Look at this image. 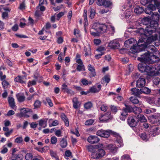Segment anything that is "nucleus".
<instances>
[{
  "label": "nucleus",
  "mask_w": 160,
  "mask_h": 160,
  "mask_svg": "<svg viewBox=\"0 0 160 160\" xmlns=\"http://www.w3.org/2000/svg\"><path fill=\"white\" fill-rule=\"evenodd\" d=\"M57 141V138L55 136H52L51 139V142L52 144H56Z\"/></svg>",
  "instance_id": "obj_57"
},
{
  "label": "nucleus",
  "mask_w": 160,
  "mask_h": 160,
  "mask_svg": "<svg viewBox=\"0 0 160 160\" xmlns=\"http://www.w3.org/2000/svg\"><path fill=\"white\" fill-rule=\"evenodd\" d=\"M88 69L91 72H92L93 73V76H94L95 75V70L94 68L91 65L89 64L88 67Z\"/></svg>",
  "instance_id": "obj_44"
},
{
  "label": "nucleus",
  "mask_w": 160,
  "mask_h": 160,
  "mask_svg": "<svg viewBox=\"0 0 160 160\" xmlns=\"http://www.w3.org/2000/svg\"><path fill=\"white\" fill-rule=\"evenodd\" d=\"M152 19L156 20V21H159V16L158 12H154L152 15Z\"/></svg>",
  "instance_id": "obj_41"
},
{
  "label": "nucleus",
  "mask_w": 160,
  "mask_h": 160,
  "mask_svg": "<svg viewBox=\"0 0 160 160\" xmlns=\"http://www.w3.org/2000/svg\"><path fill=\"white\" fill-rule=\"evenodd\" d=\"M101 85L100 84L98 85L97 87L93 86L90 89V91L91 92L96 93L100 91L101 89Z\"/></svg>",
  "instance_id": "obj_25"
},
{
  "label": "nucleus",
  "mask_w": 160,
  "mask_h": 160,
  "mask_svg": "<svg viewBox=\"0 0 160 160\" xmlns=\"http://www.w3.org/2000/svg\"><path fill=\"white\" fill-rule=\"evenodd\" d=\"M121 160H131L128 154H124L122 155L121 158Z\"/></svg>",
  "instance_id": "obj_48"
},
{
  "label": "nucleus",
  "mask_w": 160,
  "mask_h": 160,
  "mask_svg": "<svg viewBox=\"0 0 160 160\" xmlns=\"http://www.w3.org/2000/svg\"><path fill=\"white\" fill-rule=\"evenodd\" d=\"M50 153L51 156L53 158H55L58 157L56 151L50 150Z\"/></svg>",
  "instance_id": "obj_51"
},
{
  "label": "nucleus",
  "mask_w": 160,
  "mask_h": 160,
  "mask_svg": "<svg viewBox=\"0 0 160 160\" xmlns=\"http://www.w3.org/2000/svg\"><path fill=\"white\" fill-rule=\"evenodd\" d=\"M140 136L142 139L145 141H147L149 138L147 136L146 133L144 132L141 133Z\"/></svg>",
  "instance_id": "obj_43"
},
{
  "label": "nucleus",
  "mask_w": 160,
  "mask_h": 160,
  "mask_svg": "<svg viewBox=\"0 0 160 160\" xmlns=\"http://www.w3.org/2000/svg\"><path fill=\"white\" fill-rule=\"evenodd\" d=\"M108 46L112 49H118L120 47V44L117 39H115L109 43Z\"/></svg>",
  "instance_id": "obj_13"
},
{
  "label": "nucleus",
  "mask_w": 160,
  "mask_h": 160,
  "mask_svg": "<svg viewBox=\"0 0 160 160\" xmlns=\"http://www.w3.org/2000/svg\"><path fill=\"white\" fill-rule=\"evenodd\" d=\"M147 1L148 3L153 1L154 5H155L158 8L159 7L160 3L157 0H147Z\"/></svg>",
  "instance_id": "obj_55"
},
{
  "label": "nucleus",
  "mask_w": 160,
  "mask_h": 160,
  "mask_svg": "<svg viewBox=\"0 0 160 160\" xmlns=\"http://www.w3.org/2000/svg\"><path fill=\"white\" fill-rule=\"evenodd\" d=\"M39 125L43 128H45L47 126V120L41 119L39 121Z\"/></svg>",
  "instance_id": "obj_33"
},
{
  "label": "nucleus",
  "mask_w": 160,
  "mask_h": 160,
  "mask_svg": "<svg viewBox=\"0 0 160 160\" xmlns=\"http://www.w3.org/2000/svg\"><path fill=\"white\" fill-rule=\"evenodd\" d=\"M92 106V104L90 102H88L85 104L84 108L88 109L90 108Z\"/></svg>",
  "instance_id": "obj_53"
},
{
  "label": "nucleus",
  "mask_w": 160,
  "mask_h": 160,
  "mask_svg": "<svg viewBox=\"0 0 160 160\" xmlns=\"http://www.w3.org/2000/svg\"><path fill=\"white\" fill-rule=\"evenodd\" d=\"M139 32L141 34V38L139 39H142L140 41V42L143 46V48L145 49L146 48H147L148 44L151 43L152 41L158 39V35L157 34H155V36L153 38H152L150 36L151 35L148 36L146 35L145 34L144 32H140L139 31Z\"/></svg>",
  "instance_id": "obj_4"
},
{
  "label": "nucleus",
  "mask_w": 160,
  "mask_h": 160,
  "mask_svg": "<svg viewBox=\"0 0 160 160\" xmlns=\"http://www.w3.org/2000/svg\"><path fill=\"white\" fill-rule=\"evenodd\" d=\"M147 49H148L147 52L148 53H153L158 52L157 49H156V48L153 45L150 46L148 47H147Z\"/></svg>",
  "instance_id": "obj_27"
},
{
  "label": "nucleus",
  "mask_w": 160,
  "mask_h": 160,
  "mask_svg": "<svg viewBox=\"0 0 160 160\" xmlns=\"http://www.w3.org/2000/svg\"><path fill=\"white\" fill-rule=\"evenodd\" d=\"M137 41L134 38H130L125 41L124 45L127 48L129 47L130 45L136 43Z\"/></svg>",
  "instance_id": "obj_21"
},
{
  "label": "nucleus",
  "mask_w": 160,
  "mask_h": 160,
  "mask_svg": "<svg viewBox=\"0 0 160 160\" xmlns=\"http://www.w3.org/2000/svg\"><path fill=\"white\" fill-rule=\"evenodd\" d=\"M142 39H139L138 40L137 45H133L132 47L130 48L129 52L132 53H134L144 50L145 49L143 48V46L141 45V44L140 42V41Z\"/></svg>",
  "instance_id": "obj_6"
},
{
  "label": "nucleus",
  "mask_w": 160,
  "mask_h": 160,
  "mask_svg": "<svg viewBox=\"0 0 160 160\" xmlns=\"http://www.w3.org/2000/svg\"><path fill=\"white\" fill-rule=\"evenodd\" d=\"M156 109L154 108H151L150 109H146L145 112L147 114H149L152 112H154L156 111Z\"/></svg>",
  "instance_id": "obj_58"
},
{
  "label": "nucleus",
  "mask_w": 160,
  "mask_h": 160,
  "mask_svg": "<svg viewBox=\"0 0 160 160\" xmlns=\"http://www.w3.org/2000/svg\"><path fill=\"white\" fill-rule=\"evenodd\" d=\"M32 153H27L25 157L26 160H31L32 158Z\"/></svg>",
  "instance_id": "obj_52"
},
{
  "label": "nucleus",
  "mask_w": 160,
  "mask_h": 160,
  "mask_svg": "<svg viewBox=\"0 0 160 160\" xmlns=\"http://www.w3.org/2000/svg\"><path fill=\"white\" fill-rule=\"evenodd\" d=\"M103 133L102 134V137L108 138L109 137L110 134H112L116 138V140L119 145L118 146L119 147H122L123 146V143L122 138L118 134L109 130H103Z\"/></svg>",
  "instance_id": "obj_5"
},
{
  "label": "nucleus",
  "mask_w": 160,
  "mask_h": 160,
  "mask_svg": "<svg viewBox=\"0 0 160 160\" xmlns=\"http://www.w3.org/2000/svg\"><path fill=\"white\" fill-rule=\"evenodd\" d=\"M154 83L156 85H158L160 84V79L158 77H155L153 79Z\"/></svg>",
  "instance_id": "obj_49"
},
{
  "label": "nucleus",
  "mask_w": 160,
  "mask_h": 160,
  "mask_svg": "<svg viewBox=\"0 0 160 160\" xmlns=\"http://www.w3.org/2000/svg\"><path fill=\"white\" fill-rule=\"evenodd\" d=\"M90 18L91 19L93 18L95 14V10L94 9H92V8H91L90 10Z\"/></svg>",
  "instance_id": "obj_47"
},
{
  "label": "nucleus",
  "mask_w": 160,
  "mask_h": 160,
  "mask_svg": "<svg viewBox=\"0 0 160 160\" xmlns=\"http://www.w3.org/2000/svg\"><path fill=\"white\" fill-rule=\"evenodd\" d=\"M160 133V128L155 127L151 129L149 132V138L151 137H155L158 135Z\"/></svg>",
  "instance_id": "obj_12"
},
{
  "label": "nucleus",
  "mask_w": 160,
  "mask_h": 160,
  "mask_svg": "<svg viewBox=\"0 0 160 160\" xmlns=\"http://www.w3.org/2000/svg\"><path fill=\"white\" fill-rule=\"evenodd\" d=\"M157 8L158 9V8L155 5L150 4L148 6V7L146 8L145 9V12L147 14H152V11L156 10Z\"/></svg>",
  "instance_id": "obj_11"
},
{
  "label": "nucleus",
  "mask_w": 160,
  "mask_h": 160,
  "mask_svg": "<svg viewBox=\"0 0 160 160\" xmlns=\"http://www.w3.org/2000/svg\"><path fill=\"white\" fill-rule=\"evenodd\" d=\"M140 90L141 92V93H142L147 94H149L151 91V89L148 88L144 87H142L141 88Z\"/></svg>",
  "instance_id": "obj_30"
},
{
  "label": "nucleus",
  "mask_w": 160,
  "mask_h": 160,
  "mask_svg": "<svg viewBox=\"0 0 160 160\" xmlns=\"http://www.w3.org/2000/svg\"><path fill=\"white\" fill-rule=\"evenodd\" d=\"M112 118V116L110 112H108L104 115H101L99 118L101 121H106Z\"/></svg>",
  "instance_id": "obj_15"
},
{
  "label": "nucleus",
  "mask_w": 160,
  "mask_h": 160,
  "mask_svg": "<svg viewBox=\"0 0 160 160\" xmlns=\"http://www.w3.org/2000/svg\"><path fill=\"white\" fill-rule=\"evenodd\" d=\"M62 119L64 122L65 126L68 127L69 126V122L68 118L64 113H62L61 115Z\"/></svg>",
  "instance_id": "obj_28"
},
{
  "label": "nucleus",
  "mask_w": 160,
  "mask_h": 160,
  "mask_svg": "<svg viewBox=\"0 0 160 160\" xmlns=\"http://www.w3.org/2000/svg\"><path fill=\"white\" fill-rule=\"evenodd\" d=\"M84 51L85 52V57L88 56L89 54L91 53V48L89 46L87 47L85 46L84 48Z\"/></svg>",
  "instance_id": "obj_34"
},
{
  "label": "nucleus",
  "mask_w": 160,
  "mask_h": 160,
  "mask_svg": "<svg viewBox=\"0 0 160 160\" xmlns=\"http://www.w3.org/2000/svg\"><path fill=\"white\" fill-rule=\"evenodd\" d=\"M107 28V26L105 24L95 23L92 26L90 30V34L94 37L99 36L100 33L105 32Z\"/></svg>",
  "instance_id": "obj_3"
},
{
  "label": "nucleus",
  "mask_w": 160,
  "mask_h": 160,
  "mask_svg": "<svg viewBox=\"0 0 160 160\" xmlns=\"http://www.w3.org/2000/svg\"><path fill=\"white\" fill-rule=\"evenodd\" d=\"M2 84L3 87L4 88H7L9 85V83L7 81L4 80L2 81Z\"/></svg>",
  "instance_id": "obj_59"
},
{
  "label": "nucleus",
  "mask_w": 160,
  "mask_h": 160,
  "mask_svg": "<svg viewBox=\"0 0 160 160\" xmlns=\"http://www.w3.org/2000/svg\"><path fill=\"white\" fill-rule=\"evenodd\" d=\"M150 54L149 63L157 62L159 61V58L158 57L154 55V53H150Z\"/></svg>",
  "instance_id": "obj_18"
},
{
  "label": "nucleus",
  "mask_w": 160,
  "mask_h": 160,
  "mask_svg": "<svg viewBox=\"0 0 160 160\" xmlns=\"http://www.w3.org/2000/svg\"><path fill=\"white\" fill-rule=\"evenodd\" d=\"M20 112L16 114V116L21 118L22 117H24L26 118L29 117V116L27 114V113L29 112V109L25 108H21L20 109Z\"/></svg>",
  "instance_id": "obj_8"
},
{
  "label": "nucleus",
  "mask_w": 160,
  "mask_h": 160,
  "mask_svg": "<svg viewBox=\"0 0 160 160\" xmlns=\"http://www.w3.org/2000/svg\"><path fill=\"white\" fill-rule=\"evenodd\" d=\"M105 153L103 149H96L91 154V158L94 159H98L104 156Z\"/></svg>",
  "instance_id": "obj_7"
},
{
  "label": "nucleus",
  "mask_w": 160,
  "mask_h": 160,
  "mask_svg": "<svg viewBox=\"0 0 160 160\" xmlns=\"http://www.w3.org/2000/svg\"><path fill=\"white\" fill-rule=\"evenodd\" d=\"M87 10L84 9L83 11V18L85 21V26L88 24V20L87 18Z\"/></svg>",
  "instance_id": "obj_40"
},
{
  "label": "nucleus",
  "mask_w": 160,
  "mask_h": 160,
  "mask_svg": "<svg viewBox=\"0 0 160 160\" xmlns=\"http://www.w3.org/2000/svg\"><path fill=\"white\" fill-rule=\"evenodd\" d=\"M158 21L152 20L150 22V24L147 26L144 30L141 28L139 29L140 32H144L145 34L147 36L151 35L155 32H157L159 34V40L160 41V28H158Z\"/></svg>",
  "instance_id": "obj_2"
},
{
  "label": "nucleus",
  "mask_w": 160,
  "mask_h": 160,
  "mask_svg": "<svg viewBox=\"0 0 160 160\" xmlns=\"http://www.w3.org/2000/svg\"><path fill=\"white\" fill-rule=\"evenodd\" d=\"M47 147H44L41 149H39L38 148H36V149L38 150L39 152H46V148H47Z\"/></svg>",
  "instance_id": "obj_63"
},
{
  "label": "nucleus",
  "mask_w": 160,
  "mask_h": 160,
  "mask_svg": "<svg viewBox=\"0 0 160 160\" xmlns=\"http://www.w3.org/2000/svg\"><path fill=\"white\" fill-rule=\"evenodd\" d=\"M132 12L130 9L127 10L125 12V16L126 18H129L132 15Z\"/></svg>",
  "instance_id": "obj_56"
},
{
  "label": "nucleus",
  "mask_w": 160,
  "mask_h": 160,
  "mask_svg": "<svg viewBox=\"0 0 160 160\" xmlns=\"http://www.w3.org/2000/svg\"><path fill=\"white\" fill-rule=\"evenodd\" d=\"M151 18L147 17H144L142 20V22L143 24L147 25L150 22Z\"/></svg>",
  "instance_id": "obj_35"
},
{
  "label": "nucleus",
  "mask_w": 160,
  "mask_h": 160,
  "mask_svg": "<svg viewBox=\"0 0 160 160\" xmlns=\"http://www.w3.org/2000/svg\"><path fill=\"white\" fill-rule=\"evenodd\" d=\"M23 141V139L22 137H19L16 138L15 140V142L18 143H21Z\"/></svg>",
  "instance_id": "obj_54"
},
{
  "label": "nucleus",
  "mask_w": 160,
  "mask_h": 160,
  "mask_svg": "<svg viewBox=\"0 0 160 160\" xmlns=\"http://www.w3.org/2000/svg\"><path fill=\"white\" fill-rule=\"evenodd\" d=\"M132 111L135 114H140L142 112V109L140 108L135 107L133 108Z\"/></svg>",
  "instance_id": "obj_38"
},
{
  "label": "nucleus",
  "mask_w": 160,
  "mask_h": 160,
  "mask_svg": "<svg viewBox=\"0 0 160 160\" xmlns=\"http://www.w3.org/2000/svg\"><path fill=\"white\" fill-rule=\"evenodd\" d=\"M151 122L152 124L157 125H160V114H157L152 115Z\"/></svg>",
  "instance_id": "obj_9"
},
{
  "label": "nucleus",
  "mask_w": 160,
  "mask_h": 160,
  "mask_svg": "<svg viewBox=\"0 0 160 160\" xmlns=\"http://www.w3.org/2000/svg\"><path fill=\"white\" fill-rule=\"evenodd\" d=\"M55 135L58 137H59L62 136L61 135L62 132L59 129L58 130H55Z\"/></svg>",
  "instance_id": "obj_62"
},
{
  "label": "nucleus",
  "mask_w": 160,
  "mask_h": 160,
  "mask_svg": "<svg viewBox=\"0 0 160 160\" xmlns=\"http://www.w3.org/2000/svg\"><path fill=\"white\" fill-rule=\"evenodd\" d=\"M131 90L132 92V94L137 97H138L141 94L140 90H139L136 88H132Z\"/></svg>",
  "instance_id": "obj_23"
},
{
  "label": "nucleus",
  "mask_w": 160,
  "mask_h": 160,
  "mask_svg": "<svg viewBox=\"0 0 160 160\" xmlns=\"http://www.w3.org/2000/svg\"><path fill=\"white\" fill-rule=\"evenodd\" d=\"M107 148L113 153H115L118 149V148L115 145L111 144L108 145Z\"/></svg>",
  "instance_id": "obj_26"
},
{
  "label": "nucleus",
  "mask_w": 160,
  "mask_h": 160,
  "mask_svg": "<svg viewBox=\"0 0 160 160\" xmlns=\"http://www.w3.org/2000/svg\"><path fill=\"white\" fill-rule=\"evenodd\" d=\"M17 97L18 101L20 102H22L25 100V97L23 95L18 94L17 95Z\"/></svg>",
  "instance_id": "obj_37"
},
{
  "label": "nucleus",
  "mask_w": 160,
  "mask_h": 160,
  "mask_svg": "<svg viewBox=\"0 0 160 160\" xmlns=\"http://www.w3.org/2000/svg\"><path fill=\"white\" fill-rule=\"evenodd\" d=\"M61 146L62 148H65L67 145L66 140L64 138H62L60 143Z\"/></svg>",
  "instance_id": "obj_42"
},
{
  "label": "nucleus",
  "mask_w": 160,
  "mask_h": 160,
  "mask_svg": "<svg viewBox=\"0 0 160 160\" xmlns=\"http://www.w3.org/2000/svg\"><path fill=\"white\" fill-rule=\"evenodd\" d=\"M81 82L82 84L85 86L91 84L92 83V82L91 81H88L87 79H82Z\"/></svg>",
  "instance_id": "obj_46"
},
{
  "label": "nucleus",
  "mask_w": 160,
  "mask_h": 160,
  "mask_svg": "<svg viewBox=\"0 0 160 160\" xmlns=\"http://www.w3.org/2000/svg\"><path fill=\"white\" fill-rule=\"evenodd\" d=\"M125 108H124L122 111L121 112V115L123 117H126L128 115V113L132 112L133 108L130 106L125 104Z\"/></svg>",
  "instance_id": "obj_10"
},
{
  "label": "nucleus",
  "mask_w": 160,
  "mask_h": 160,
  "mask_svg": "<svg viewBox=\"0 0 160 160\" xmlns=\"http://www.w3.org/2000/svg\"><path fill=\"white\" fill-rule=\"evenodd\" d=\"M144 11L143 8L142 7H138L134 9V12L137 14H140L142 13Z\"/></svg>",
  "instance_id": "obj_32"
},
{
  "label": "nucleus",
  "mask_w": 160,
  "mask_h": 160,
  "mask_svg": "<svg viewBox=\"0 0 160 160\" xmlns=\"http://www.w3.org/2000/svg\"><path fill=\"white\" fill-rule=\"evenodd\" d=\"M46 100L48 105L50 107H52L53 106V104L52 101V100L49 98H46Z\"/></svg>",
  "instance_id": "obj_60"
},
{
  "label": "nucleus",
  "mask_w": 160,
  "mask_h": 160,
  "mask_svg": "<svg viewBox=\"0 0 160 160\" xmlns=\"http://www.w3.org/2000/svg\"><path fill=\"white\" fill-rule=\"evenodd\" d=\"M130 100L134 104H138V106L142 107V103L141 102H139L138 99L135 97H131L130 98Z\"/></svg>",
  "instance_id": "obj_24"
},
{
  "label": "nucleus",
  "mask_w": 160,
  "mask_h": 160,
  "mask_svg": "<svg viewBox=\"0 0 160 160\" xmlns=\"http://www.w3.org/2000/svg\"><path fill=\"white\" fill-rule=\"evenodd\" d=\"M128 122L131 127H135L137 125V122L135 121L132 117H130L128 118Z\"/></svg>",
  "instance_id": "obj_19"
},
{
  "label": "nucleus",
  "mask_w": 160,
  "mask_h": 160,
  "mask_svg": "<svg viewBox=\"0 0 160 160\" xmlns=\"http://www.w3.org/2000/svg\"><path fill=\"white\" fill-rule=\"evenodd\" d=\"M145 83V79L144 78H140L137 81L136 83V85L137 87L142 88L144 86Z\"/></svg>",
  "instance_id": "obj_17"
},
{
  "label": "nucleus",
  "mask_w": 160,
  "mask_h": 160,
  "mask_svg": "<svg viewBox=\"0 0 160 160\" xmlns=\"http://www.w3.org/2000/svg\"><path fill=\"white\" fill-rule=\"evenodd\" d=\"M87 149L88 151L91 152L92 153L96 149L94 148L93 146L91 145L88 146Z\"/></svg>",
  "instance_id": "obj_61"
},
{
  "label": "nucleus",
  "mask_w": 160,
  "mask_h": 160,
  "mask_svg": "<svg viewBox=\"0 0 160 160\" xmlns=\"http://www.w3.org/2000/svg\"><path fill=\"white\" fill-rule=\"evenodd\" d=\"M111 0H103V5L106 7H111L112 6Z\"/></svg>",
  "instance_id": "obj_29"
},
{
  "label": "nucleus",
  "mask_w": 160,
  "mask_h": 160,
  "mask_svg": "<svg viewBox=\"0 0 160 160\" xmlns=\"http://www.w3.org/2000/svg\"><path fill=\"white\" fill-rule=\"evenodd\" d=\"M15 82H20L21 83H25L26 82L27 78L25 76H18L16 77L14 79Z\"/></svg>",
  "instance_id": "obj_16"
},
{
  "label": "nucleus",
  "mask_w": 160,
  "mask_h": 160,
  "mask_svg": "<svg viewBox=\"0 0 160 160\" xmlns=\"http://www.w3.org/2000/svg\"><path fill=\"white\" fill-rule=\"evenodd\" d=\"M150 54L146 52L138 58V60L141 62L138 66L139 71L142 72H146L149 76H152L154 74L155 68L151 65H147L146 63H149Z\"/></svg>",
  "instance_id": "obj_1"
},
{
  "label": "nucleus",
  "mask_w": 160,
  "mask_h": 160,
  "mask_svg": "<svg viewBox=\"0 0 160 160\" xmlns=\"http://www.w3.org/2000/svg\"><path fill=\"white\" fill-rule=\"evenodd\" d=\"M138 120L142 122H146L147 120L144 116L142 114L138 115L137 116Z\"/></svg>",
  "instance_id": "obj_36"
},
{
  "label": "nucleus",
  "mask_w": 160,
  "mask_h": 160,
  "mask_svg": "<svg viewBox=\"0 0 160 160\" xmlns=\"http://www.w3.org/2000/svg\"><path fill=\"white\" fill-rule=\"evenodd\" d=\"M108 109L107 106L105 105H102L100 107L101 110L104 112L106 111Z\"/></svg>",
  "instance_id": "obj_64"
},
{
  "label": "nucleus",
  "mask_w": 160,
  "mask_h": 160,
  "mask_svg": "<svg viewBox=\"0 0 160 160\" xmlns=\"http://www.w3.org/2000/svg\"><path fill=\"white\" fill-rule=\"evenodd\" d=\"M41 102L38 100H37L34 104V108H40L41 105Z\"/></svg>",
  "instance_id": "obj_39"
},
{
  "label": "nucleus",
  "mask_w": 160,
  "mask_h": 160,
  "mask_svg": "<svg viewBox=\"0 0 160 160\" xmlns=\"http://www.w3.org/2000/svg\"><path fill=\"white\" fill-rule=\"evenodd\" d=\"M77 70L78 71H85V68L84 65H78L77 68Z\"/></svg>",
  "instance_id": "obj_45"
},
{
  "label": "nucleus",
  "mask_w": 160,
  "mask_h": 160,
  "mask_svg": "<svg viewBox=\"0 0 160 160\" xmlns=\"http://www.w3.org/2000/svg\"><path fill=\"white\" fill-rule=\"evenodd\" d=\"M73 107L75 109H77L79 105V102L78 101V98L75 97L72 100Z\"/></svg>",
  "instance_id": "obj_31"
},
{
  "label": "nucleus",
  "mask_w": 160,
  "mask_h": 160,
  "mask_svg": "<svg viewBox=\"0 0 160 160\" xmlns=\"http://www.w3.org/2000/svg\"><path fill=\"white\" fill-rule=\"evenodd\" d=\"M8 102L10 107L13 109L16 110V107L15 105L14 100L12 97H9L8 98Z\"/></svg>",
  "instance_id": "obj_22"
},
{
  "label": "nucleus",
  "mask_w": 160,
  "mask_h": 160,
  "mask_svg": "<svg viewBox=\"0 0 160 160\" xmlns=\"http://www.w3.org/2000/svg\"><path fill=\"white\" fill-rule=\"evenodd\" d=\"M48 124L49 127L56 126L59 124V122L57 120L50 119L48 121Z\"/></svg>",
  "instance_id": "obj_20"
},
{
  "label": "nucleus",
  "mask_w": 160,
  "mask_h": 160,
  "mask_svg": "<svg viewBox=\"0 0 160 160\" xmlns=\"http://www.w3.org/2000/svg\"><path fill=\"white\" fill-rule=\"evenodd\" d=\"M94 120L90 119L87 120L85 122V124L87 126H90L94 122Z\"/></svg>",
  "instance_id": "obj_50"
},
{
  "label": "nucleus",
  "mask_w": 160,
  "mask_h": 160,
  "mask_svg": "<svg viewBox=\"0 0 160 160\" xmlns=\"http://www.w3.org/2000/svg\"><path fill=\"white\" fill-rule=\"evenodd\" d=\"M100 140L97 136H89L88 138V141L90 143L94 144L98 142Z\"/></svg>",
  "instance_id": "obj_14"
}]
</instances>
